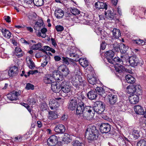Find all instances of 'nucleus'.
<instances>
[{
  "label": "nucleus",
  "mask_w": 146,
  "mask_h": 146,
  "mask_svg": "<svg viewBox=\"0 0 146 146\" xmlns=\"http://www.w3.org/2000/svg\"><path fill=\"white\" fill-rule=\"evenodd\" d=\"M94 111L93 107L86 106L83 102L79 104L76 109V113L77 115H81L85 119L89 120L93 118L94 116Z\"/></svg>",
  "instance_id": "1"
},
{
  "label": "nucleus",
  "mask_w": 146,
  "mask_h": 146,
  "mask_svg": "<svg viewBox=\"0 0 146 146\" xmlns=\"http://www.w3.org/2000/svg\"><path fill=\"white\" fill-rule=\"evenodd\" d=\"M98 133V131L95 126H90L86 130L85 135L88 139L92 141L96 139Z\"/></svg>",
  "instance_id": "2"
},
{
  "label": "nucleus",
  "mask_w": 146,
  "mask_h": 146,
  "mask_svg": "<svg viewBox=\"0 0 146 146\" xmlns=\"http://www.w3.org/2000/svg\"><path fill=\"white\" fill-rule=\"evenodd\" d=\"M112 62H110L113 64L115 63L116 64L118 65V67H115V68L117 72V74L118 73L121 74L122 73L124 72L125 71L126 72H128V69L125 68L122 66L123 62L122 60L120 59L119 57H115L113 59H112Z\"/></svg>",
  "instance_id": "3"
},
{
  "label": "nucleus",
  "mask_w": 146,
  "mask_h": 146,
  "mask_svg": "<svg viewBox=\"0 0 146 146\" xmlns=\"http://www.w3.org/2000/svg\"><path fill=\"white\" fill-rule=\"evenodd\" d=\"M93 107L94 111L98 114H101L105 110V105L104 103L100 101H97L95 102Z\"/></svg>",
  "instance_id": "4"
},
{
  "label": "nucleus",
  "mask_w": 146,
  "mask_h": 146,
  "mask_svg": "<svg viewBox=\"0 0 146 146\" xmlns=\"http://www.w3.org/2000/svg\"><path fill=\"white\" fill-rule=\"evenodd\" d=\"M61 83L60 90L63 92L68 94L72 91V87L70 85L69 82L64 80Z\"/></svg>",
  "instance_id": "5"
},
{
  "label": "nucleus",
  "mask_w": 146,
  "mask_h": 146,
  "mask_svg": "<svg viewBox=\"0 0 146 146\" xmlns=\"http://www.w3.org/2000/svg\"><path fill=\"white\" fill-rule=\"evenodd\" d=\"M58 70L62 76L66 77L70 73L69 68L65 65L60 66L58 68Z\"/></svg>",
  "instance_id": "6"
},
{
  "label": "nucleus",
  "mask_w": 146,
  "mask_h": 146,
  "mask_svg": "<svg viewBox=\"0 0 146 146\" xmlns=\"http://www.w3.org/2000/svg\"><path fill=\"white\" fill-rule=\"evenodd\" d=\"M4 74H7L8 73L10 77H12L16 76L19 73L18 68L16 66H14L10 68L9 70L8 71L5 70L3 72Z\"/></svg>",
  "instance_id": "7"
},
{
  "label": "nucleus",
  "mask_w": 146,
  "mask_h": 146,
  "mask_svg": "<svg viewBox=\"0 0 146 146\" xmlns=\"http://www.w3.org/2000/svg\"><path fill=\"white\" fill-rule=\"evenodd\" d=\"M58 137L55 135H52L48 139L47 144L49 146H55L58 142Z\"/></svg>",
  "instance_id": "8"
},
{
  "label": "nucleus",
  "mask_w": 146,
  "mask_h": 146,
  "mask_svg": "<svg viewBox=\"0 0 146 146\" xmlns=\"http://www.w3.org/2000/svg\"><path fill=\"white\" fill-rule=\"evenodd\" d=\"M100 130L102 133H108L111 129V126L108 123H103L100 126Z\"/></svg>",
  "instance_id": "9"
},
{
  "label": "nucleus",
  "mask_w": 146,
  "mask_h": 146,
  "mask_svg": "<svg viewBox=\"0 0 146 146\" xmlns=\"http://www.w3.org/2000/svg\"><path fill=\"white\" fill-rule=\"evenodd\" d=\"M108 102L111 105H114L117 101V96L111 94L107 96Z\"/></svg>",
  "instance_id": "10"
},
{
  "label": "nucleus",
  "mask_w": 146,
  "mask_h": 146,
  "mask_svg": "<svg viewBox=\"0 0 146 146\" xmlns=\"http://www.w3.org/2000/svg\"><path fill=\"white\" fill-rule=\"evenodd\" d=\"M129 62L130 65L135 67L137 65L139 62L138 58L135 56H133L129 58Z\"/></svg>",
  "instance_id": "11"
},
{
  "label": "nucleus",
  "mask_w": 146,
  "mask_h": 146,
  "mask_svg": "<svg viewBox=\"0 0 146 146\" xmlns=\"http://www.w3.org/2000/svg\"><path fill=\"white\" fill-rule=\"evenodd\" d=\"M114 53L111 50H109L106 51L104 54V56L108 60L109 62H112V59L113 58Z\"/></svg>",
  "instance_id": "12"
},
{
  "label": "nucleus",
  "mask_w": 146,
  "mask_h": 146,
  "mask_svg": "<svg viewBox=\"0 0 146 146\" xmlns=\"http://www.w3.org/2000/svg\"><path fill=\"white\" fill-rule=\"evenodd\" d=\"M77 104V102L75 99H73L69 102L68 105V108L70 110H74Z\"/></svg>",
  "instance_id": "13"
},
{
  "label": "nucleus",
  "mask_w": 146,
  "mask_h": 146,
  "mask_svg": "<svg viewBox=\"0 0 146 146\" xmlns=\"http://www.w3.org/2000/svg\"><path fill=\"white\" fill-rule=\"evenodd\" d=\"M87 96L88 99L92 100L96 99L98 95L97 92L95 90H91L88 92Z\"/></svg>",
  "instance_id": "14"
},
{
  "label": "nucleus",
  "mask_w": 146,
  "mask_h": 146,
  "mask_svg": "<svg viewBox=\"0 0 146 146\" xmlns=\"http://www.w3.org/2000/svg\"><path fill=\"white\" fill-rule=\"evenodd\" d=\"M54 130L57 133H62L65 132L66 129L64 125L62 124H59L55 127Z\"/></svg>",
  "instance_id": "15"
},
{
  "label": "nucleus",
  "mask_w": 146,
  "mask_h": 146,
  "mask_svg": "<svg viewBox=\"0 0 146 146\" xmlns=\"http://www.w3.org/2000/svg\"><path fill=\"white\" fill-rule=\"evenodd\" d=\"M95 7L98 9H104L106 10L107 9L108 5L106 3L97 2L95 4Z\"/></svg>",
  "instance_id": "16"
},
{
  "label": "nucleus",
  "mask_w": 146,
  "mask_h": 146,
  "mask_svg": "<svg viewBox=\"0 0 146 146\" xmlns=\"http://www.w3.org/2000/svg\"><path fill=\"white\" fill-rule=\"evenodd\" d=\"M43 81L46 84H50L53 81V77L49 74H47L44 77Z\"/></svg>",
  "instance_id": "17"
},
{
  "label": "nucleus",
  "mask_w": 146,
  "mask_h": 146,
  "mask_svg": "<svg viewBox=\"0 0 146 146\" xmlns=\"http://www.w3.org/2000/svg\"><path fill=\"white\" fill-rule=\"evenodd\" d=\"M54 14L57 18L61 19L63 17L64 12L62 9L58 8L55 10Z\"/></svg>",
  "instance_id": "18"
},
{
  "label": "nucleus",
  "mask_w": 146,
  "mask_h": 146,
  "mask_svg": "<svg viewBox=\"0 0 146 146\" xmlns=\"http://www.w3.org/2000/svg\"><path fill=\"white\" fill-rule=\"evenodd\" d=\"M129 100L131 104H135L139 102V97L137 95L129 96Z\"/></svg>",
  "instance_id": "19"
},
{
  "label": "nucleus",
  "mask_w": 146,
  "mask_h": 146,
  "mask_svg": "<svg viewBox=\"0 0 146 146\" xmlns=\"http://www.w3.org/2000/svg\"><path fill=\"white\" fill-rule=\"evenodd\" d=\"M52 76L53 78V79H54L58 82H60V81H62V82L63 81L62 80V76H61L57 71L54 70L53 72V76Z\"/></svg>",
  "instance_id": "20"
},
{
  "label": "nucleus",
  "mask_w": 146,
  "mask_h": 146,
  "mask_svg": "<svg viewBox=\"0 0 146 146\" xmlns=\"http://www.w3.org/2000/svg\"><path fill=\"white\" fill-rule=\"evenodd\" d=\"M51 89L52 91L55 93L58 92L60 90L61 86L60 84H55L51 85Z\"/></svg>",
  "instance_id": "21"
},
{
  "label": "nucleus",
  "mask_w": 146,
  "mask_h": 146,
  "mask_svg": "<svg viewBox=\"0 0 146 146\" xmlns=\"http://www.w3.org/2000/svg\"><path fill=\"white\" fill-rule=\"evenodd\" d=\"M87 80L89 83L94 85L97 82V79L95 77L91 76L89 74H88Z\"/></svg>",
  "instance_id": "22"
},
{
  "label": "nucleus",
  "mask_w": 146,
  "mask_h": 146,
  "mask_svg": "<svg viewBox=\"0 0 146 146\" xmlns=\"http://www.w3.org/2000/svg\"><path fill=\"white\" fill-rule=\"evenodd\" d=\"M134 110L136 114H143L144 113V110L141 106L137 105L134 107Z\"/></svg>",
  "instance_id": "23"
},
{
  "label": "nucleus",
  "mask_w": 146,
  "mask_h": 146,
  "mask_svg": "<svg viewBox=\"0 0 146 146\" xmlns=\"http://www.w3.org/2000/svg\"><path fill=\"white\" fill-rule=\"evenodd\" d=\"M105 15L106 17L109 20H112L114 17V14L110 10H108L105 13Z\"/></svg>",
  "instance_id": "24"
},
{
  "label": "nucleus",
  "mask_w": 146,
  "mask_h": 146,
  "mask_svg": "<svg viewBox=\"0 0 146 146\" xmlns=\"http://www.w3.org/2000/svg\"><path fill=\"white\" fill-rule=\"evenodd\" d=\"M135 85H132L127 86L126 88L127 93L131 95H132L134 94L135 93Z\"/></svg>",
  "instance_id": "25"
},
{
  "label": "nucleus",
  "mask_w": 146,
  "mask_h": 146,
  "mask_svg": "<svg viewBox=\"0 0 146 146\" xmlns=\"http://www.w3.org/2000/svg\"><path fill=\"white\" fill-rule=\"evenodd\" d=\"M77 98L78 100H80L81 102H79V103L78 105H79V104L83 102L84 103V102L86 101V98L85 97L82 92H79L78 93Z\"/></svg>",
  "instance_id": "26"
},
{
  "label": "nucleus",
  "mask_w": 146,
  "mask_h": 146,
  "mask_svg": "<svg viewBox=\"0 0 146 146\" xmlns=\"http://www.w3.org/2000/svg\"><path fill=\"white\" fill-rule=\"evenodd\" d=\"M113 36L115 38H118L121 36L120 31L117 29H113L112 31Z\"/></svg>",
  "instance_id": "27"
},
{
  "label": "nucleus",
  "mask_w": 146,
  "mask_h": 146,
  "mask_svg": "<svg viewBox=\"0 0 146 146\" xmlns=\"http://www.w3.org/2000/svg\"><path fill=\"white\" fill-rule=\"evenodd\" d=\"M48 118L50 120L55 119L58 117L57 113L56 112L50 111L48 112Z\"/></svg>",
  "instance_id": "28"
},
{
  "label": "nucleus",
  "mask_w": 146,
  "mask_h": 146,
  "mask_svg": "<svg viewBox=\"0 0 146 146\" xmlns=\"http://www.w3.org/2000/svg\"><path fill=\"white\" fill-rule=\"evenodd\" d=\"M1 31L2 34L5 38L9 39L11 37V33L8 30L6 29H2Z\"/></svg>",
  "instance_id": "29"
},
{
  "label": "nucleus",
  "mask_w": 146,
  "mask_h": 146,
  "mask_svg": "<svg viewBox=\"0 0 146 146\" xmlns=\"http://www.w3.org/2000/svg\"><path fill=\"white\" fill-rule=\"evenodd\" d=\"M125 79L129 83H134L135 81V78L130 74H128L125 76Z\"/></svg>",
  "instance_id": "30"
},
{
  "label": "nucleus",
  "mask_w": 146,
  "mask_h": 146,
  "mask_svg": "<svg viewBox=\"0 0 146 146\" xmlns=\"http://www.w3.org/2000/svg\"><path fill=\"white\" fill-rule=\"evenodd\" d=\"M78 61L80 64L84 67H86L88 65V61L84 58H81Z\"/></svg>",
  "instance_id": "31"
},
{
  "label": "nucleus",
  "mask_w": 146,
  "mask_h": 146,
  "mask_svg": "<svg viewBox=\"0 0 146 146\" xmlns=\"http://www.w3.org/2000/svg\"><path fill=\"white\" fill-rule=\"evenodd\" d=\"M132 134L134 138L137 139L140 136L139 131L137 130L135 128H133L132 130Z\"/></svg>",
  "instance_id": "32"
},
{
  "label": "nucleus",
  "mask_w": 146,
  "mask_h": 146,
  "mask_svg": "<svg viewBox=\"0 0 146 146\" xmlns=\"http://www.w3.org/2000/svg\"><path fill=\"white\" fill-rule=\"evenodd\" d=\"M69 55L70 57H71L72 60L73 61H78L80 60L79 55L74 53L70 52Z\"/></svg>",
  "instance_id": "33"
},
{
  "label": "nucleus",
  "mask_w": 146,
  "mask_h": 146,
  "mask_svg": "<svg viewBox=\"0 0 146 146\" xmlns=\"http://www.w3.org/2000/svg\"><path fill=\"white\" fill-rule=\"evenodd\" d=\"M26 61L29 68L31 69H33L35 67V66L34 63L31 60V59L30 58H27Z\"/></svg>",
  "instance_id": "34"
},
{
  "label": "nucleus",
  "mask_w": 146,
  "mask_h": 146,
  "mask_svg": "<svg viewBox=\"0 0 146 146\" xmlns=\"http://www.w3.org/2000/svg\"><path fill=\"white\" fill-rule=\"evenodd\" d=\"M7 98L8 99L11 101L16 100L18 99V98L14 93H11L7 95Z\"/></svg>",
  "instance_id": "35"
},
{
  "label": "nucleus",
  "mask_w": 146,
  "mask_h": 146,
  "mask_svg": "<svg viewBox=\"0 0 146 146\" xmlns=\"http://www.w3.org/2000/svg\"><path fill=\"white\" fill-rule=\"evenodd\" d=\"M43 22H36L35 26H34V29L36 31H39L42 28L43 26Z\"/></svg>",
  "instance_id": "36"
},
{
  "label": "nucleus",
  "mask_w": 146,
  "mask_h": 146,
  "mask_svg": "<svg viewBox=\"0 0 146 146\" xmlns=\"http://www.w3.org/2000/svg\"><path fill=\"white\" fill-rule=\"evenodd\" d=\"M27 103L29 106H32L35 104L36 102L34 97L29 96L27 100Z\"/></svg>",
  "instance_id": "37"
},
{
  "label": "nucleus",
  "mask_w": 146,
  "mask_h": 146,
  "mask_svg": "<svg viewBox=\"0 0 146 146\" xmlns=\"http://www.w3.org/2000/svg\"><path fill=\"white\" fill-rule=\"evenodd\" d=\"M120 46L119 44L116 42H115L113 44V50L116 52L120 51Z\"/></svg>",
  "instance_id": "38"
},
{
  "label": "nucleus",
  "mask_w": 146,
  "mask_h": 146,
  "mask_svg": "<svg viewBox=\"0 0 146 146\" xmlns=\"http://www.w3.org/2000/svg\"><path fill=\"white\" fill-rule=\"evenodd\" d=\"M44 3V0H34L33 4L37 7L42 6Z\"/></svg>",
  "instance_id": "39"
},
{
  "label": "nucleus",
  "mask_w": 146,
  "mask_h": 146,
  "mask_svg": "<svg viewBox=\"0 0 146 146\" xmlns=\"http://www.w3.org/2000/svg\"><path fill=\"white\" fill-rule=\"evenodd\" d=\"M141 87L139 85H135V93L137 95H141V94L142 90L141 89Z\"/></svg>",
  "instance_id": "40"
},
{
  "label": "nucleus",
  "mask_w": 146,
  "mask_h": 146,
  "mask_svg": "<svg viewBox=\"0 0 146 146\" xmlns=\"http://www.w3.org/2000/svg\"><path fill=\"white\" fill-rule=\"evenodd\" d=\"M128 48L127 46H126L124 44H122L120 46V51L121 53H125L126 52V51Z\"/></svg>",
  "instance_id": "41"
},
{
  "label": "nucleus",
  "mask_w": 146,
  "mask_h": 146,
  "mask_svg": "<svg viewBox=\"0 0 146 146\" xmlns=\"http://www.w3.org/2000/svg\"><path fill=\"white\" fill-rule=\"evenodd\" d=\"M94 90L97 92V93H98V94L100 95H102V94L104 93L105 92L103 88L101 87H97Z\"/></svg>",
  "instance_id": "42"
},
{
  "label": "nucleus",
  "mask_w": 146,
  "mask_h": 146,
  "mask_svg": "<svg viewBox=\"0 0 146 146\" xmlns=\"http://www.w3.org/2000/svg\"><path fill=\"white\" fill-rule=\"evenodd\" d=\"M28 17L29 19L35 20L37 17V15L34 12H32L29 14Z\"/></svg>",
  "instance_id": "43"
},
{
  "label": "nucleus",
  "mask_w": 146,
  "mask_h": 146,
  "mask_svg": "<svg viewBox=\"0 0 146 146\" xmlns=\"http://www.w3.org/2000/svg\"><path fill=\"white\" fill-rule=\"evenodd\" d=\"M70 11L73 15H78L80 13V11L75 8L71 9Z\"/></svg>",
  "instance_id": "44"
},
{
  "label": "nucleus",
  "mask_w": 146,
  "mask_h": 146,
  "mask_svg": "<svg viewBox=\"0 0 146 146\" xmlns=\"http://www.w3.org/2000/svg\"><path fill=\"white\" fill-rule=\"evenodd\" d=\"M137 146H146V141L141 139L137 143Z\"/></svg>",
  "instance_id": "45"
},
{
  "label": "nucleus",
  "mask_w": 146,
  "mask_h": 146,
  "mask_svg": "<svg viewBox=\"0 0 146 146\" xmlns=\"http://www.w3.org/2000/svg\"><path fill=\"white\" fill-rule=\"evenodd\" d=\"M133 42L136 44L139 45H143L144 43H145V42H144L143 40L140 39L134 40H133Z\"/></svg>",
  "instance_id": "46"
},
{
  "label": "nucleus",
  "mask_w": 146,
  "mask_h": 146,
  "mask_svg": "<svg viewBox=\"0 0 146 146\" xmlns=\"http://www.w3.org/2000/svg\"><path fill=\"white\" fill-rule=\"evenodd\" d=\"M95 31L98 35H102V33L104 32L102 29L98 27L96 28L95 29Z\"/></svg>",
  "instance_id": "47"
},
{
  "label": "nucleus",
  "mask_w": 146,
  "mask_h": 146,
  "mask_svg": "<svg viewBox=\"0 0 146 146\" xmlns=\"http://www.w3.org/2000/svg\"><path fill=\"white\" fill-rule=\"evenodd\" d=\"M41 47V43L38 42L37 44L33 45L32 46V48L34 50H37L40 48Z\"/></svg>",
  "instance_id": "48"
},
{
  "label": "nucleus",
  "mask_w": 146,
  "mask_h": 146,
  "mask_svg": "<svg viewBox=\"0 0 146 146\" xmlns=\"http://www.w3.org/2000/svg\"><path fill=\"white\" fill-rule=\"evenodd\" d=\"M25 89L27 90L30 89L33 90L34 89V86L33 84L30 83H27L26 84Z\"/></svg>",
  "instance_id": "49"
},
{
  "label": "nucleus",
  "mask_w": 146,
  "mask_h": 146,
  "mask_svg": "<svg viewBox=\"0 0 146 146\" xmlns=\"http://www.w3.org/2000/svg\"><path fill=\"white\" fill-rule=\"evenodd\" d=\"M72 143L73 146H82L83 145L82 143L80 142L78 140L74 141L72 142Z\"/></svg>",
  "instance_id": "50"
},
{
  "label": "nucleus",
  "mask_w": 146,
  "mask_h": 146,
  "mask_svg": "<svg viewBox=\"0 0 146 146\" xmlns=\"http://www.w3.org/2000/svg\"><path fill=\"white\" fill-rule=\"evenodd\" d=\"M63 61L64 63L68 65L69 64V62L70 61V59L67 57H62Z\"/></svg>",
  "instance_id": "51"
},
{
  "label": "nucleus",
  "mask_w": 146,
  "mask_h": 146,
  "mask_svg": "<svg viewBox=\"0 0 146 146\" xmlns=\"http://www.w3.org/2000/svg\"><path fill=\"white\" fill-rule=\"evenodd\" d=\"M55 29L58 32H61L64 30V28L63 26L59 25L56 26Z\"/></svg>",
  "instance_id": "52"
},
{
  "label": "nucleus",
  "mask_w": 146,
  "mask_h": 146,
  "mask_svg": "<svg viewBox=\"0 0 146 146\" xmlns=\"http://www.w3.org/2000/svg\"><path fill=\"white\" fill-rule=\"evenodd\" d=\"M118 108L119 110H123L124 106V104L122 102H119L117 104Z\"/></svg>",
  "instance_id": "53"
},
{
  "label": "nucleus",
  "mask_w": 146,
  "mask_h": 146,
  "mask_svg": "<svg viewBox=\"0 0 146 146\" xmlns=\"http://www.w3.org/2000/svg\"><path fill=\"white\" fill-rule=\"evenodd\" d=\"M40 107L42 110H46L47 108V106L46 104L44 102H43L41 105Z\"/></svg>",
  "instance_id": "54"
},
{
  "label": "nucleus",
  "mask_w": 146,
  "mask_h": 146,
  "mask_svg": "<svg viewBox=\"0 0 146 146\" xmlns=\"http://www.w3.org/2000/svg\"><path fill=\"white\" fill-rule=\"evenodd\" d=\"M72 83L73 85L76 88H78L80 86V85L79 84L78 80H76V81H75V80H72Z\"/></svg>",
  "instance_id": "55"
},
{
  "label": "nucleus",
  "mask_w": 146,
  "mask_h": 146,
  "mask_svg": "<svg viewBox=\"0 0 146 146\" xmlns=\"http://www.w3.org/2000/svg\"><path fill=\"white\" fill-rule=\"evenodd\" d=\"M21 51H22L20 48L17 47L15 49L14 54L15 55H18V53Z\"/></svg>",
  "instance_id": "56"
},
{
  "label": "nucleus",
  "mask_w": 146,
  "mask_h": 146,
  "mask_svg": "<svg viewBox=\"0 0 146 146\" xmlns=\"http://www.w3.org/2000/svg\"><path fill=\"white\" fill-rule=\"evenodd\" d=\"M50 109L52 110L54 109H56V108H58L59 106V105L57 102L54 105H52V106L50 105Z\"/></svg>",
  "instance_id": "57"
},
{
  "label": "nucleus",
  "mask_w": 146,
  "mask_h": 146,
  "mask_svg": "<svg viewBox=\"0 0 146 146\" xmlns=\"http://www.w3.org/2000/svg\"><path fill=\"white\" fill-rule=\"evenodd\" d=\"M56 102H57L54 99L51 100L49 103V106L50 108H51L50 105L52 106V105H54Z\"/></svg>",
  "instance_id": "58"
},
{
  "label": "nucleus",
  "mask_w": 146,
  "mask_h": 146,
  "mask_svg": "<svg viewBox=\"0 0 146 146\" xmlns=\"http://www.w3.org/2000/svg\"><path fill=\"white\" fill-rule=\"evenodd\" d=\"M34 0H24V2L27 4H33Z\"/></svg>",
  "instance_id": "59"
},
{
  "label": "nucleus",
  "mask_w": 146,
  "mask_h": 146,
  "mask_svg": "<svg viewBox=\"0 0 146 146\" xmlns=\"http://www.w3.org/2000/svg\"><path fill=\"white\" fill-rule=\"evenodd\" d=\"M106 44L105 42H102L100 45V50H104L106 48Z\"/></svg>",
  "instance_id": "60"
},
{
  "label": "nucleus",
  "mask_w": 146,
  "mask_h": 146,
  "mask_svg": "<svg viewBox=\"0 0 146 146\" xmlns=\"http://www.w3.org/2000/svg\"><path fill=\"white\" fill-rule=\"evenodd\" d=\"M51 40L52 44L55 47H56V46H57V44L56 43L55 40L54 38H51Z\"/></svg>",
  "instance_id": "61"
},
{
  "label": "nucleus",
  "mask_w": 146,
  "mask_h": 146,
  "mask_svg": "<svg viewBox=\"0 0 146 146\" xmlns=\"http://www.w3.org/2000/svg\"><path fill=\"white\" fill-rule=\"evenodd\" d=\"M5 20L6 21L8 22L9 23L11 22V18L9 16H5L4 17Z\"/></svg>",
  "instance_id": "62"
},
{
  "label": "nucleus",
  "mask_w": 146,
  "mask_h": 146,
  "mask_svg": "<svg viewBox=\"0 0 146 146\" xmlns=\"http://www.w3.org/2000/svg\"><path fill=\"white\" fill-rule=\"evenodd\" d=\"M18 55H16L17 57L20 58L23 56L24 54V52L23 51L20 52H19L18 53Z\"/></svg>",
  "instance_id": "63"
},
{
  "label": "nucleus",
  "mask_w": 146,
  "mask_h": 146,
  "mask_svg": "<svg viewBox=\"0 0 146 146\" xmlns=\"http://www.w3.org/2000/svg\"><path fill=\"white\" fill-rule=\"evenodd\" d=\"M54 58L55 60L56 61H60L61 58L60 57L58 56H56L54 57Z\"/></svg>",
  "instance_id": "64"
}]
</instances>
